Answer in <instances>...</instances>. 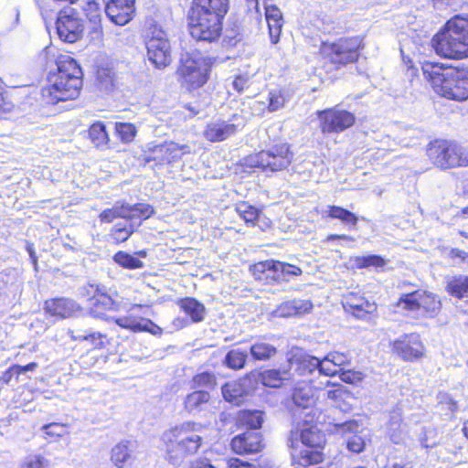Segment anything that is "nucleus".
<instances>
[{"label": "nucleus", "instance_id": "nucleus-41", "mask_svg": "<svg viewBox=\"0 0 468 468\" xmlns=\"http://www.w3.org/2000/svg\"><path fill=\"white\" fill-rule=\"evenodd\" d=\"M89 135L96 147L107 146L109 143V135L105 125L101 122H95L90 127Z\"/></svg>", "mask_w": 468, "mask_h": 468}, {"label": "nucleus", "instance_id": "nucleus-25", "mask_svg": "<svg viewBox=\"0 0 468 468\" xmlns=\"http://www.w3.org/2000/svg\"><path fill=\"white\" fill-rule=\"evenodd\" d=\"M236 132V124L225 121H216L207 125L204 136L210 142H221L234 135Z\"/></svg>", "mask_w": 468, "mask_h": 468}, {"label": "nucleus", "instance_id": "nucleus-23", "mask_svg": "<svg viewBox=\"0 0 468 468\" xmlns=\"http://www.w3.org/2000/svg\"><path fill=\"white\" fill-rule=\"evenodd\" d=\"M290 96L284 89H274L269 92L268 104L265 101H254L251 109L260 114L265 109L273 112L282 109Z\"/></svg>", "mask_w": 468, "mask_h": 468}, {"label": "nucleus", "instance_id": "nucleus-51", "mask_svg": "<svg viewBox=\"0 0 468 468\" xmlns=\"http://www.w3.org/2000/svg\"><path fill=\"white\" fill-rule=\"evenodd\" d=\"M133 232V228L131 224H117L111 232L112 239L117 242H123L127 240Z\"/></svg>", "mask_w": 468, "mask_h": 468}, {"label": "nucleus", "instance_id": "nucleus-43", "mask_svg": "<svg viewBox=\"0 0 468 468\" xmlns=\"http://www.w3.org/2000/svg\"><path fill=\"white\" fill-rule=\"evenodd\" d=\"M69 335L75 341H88L94 348H101L105 346L106 335L100 332H90L88 334H75L69 331Z\"/></svg>", "mask_w": 468, "mask_h": 468}, {"label": "nucleus", "instance_id": "nucleus-61", "mask_svg": "<svg viewBox=\"0 0 468 468\" xmlns=\"http://www.w3.org/2000/svg\"><path fill=\"white\" fill-rule=\"evenodd\" d=\"M229 468H258L254 463L242 461L239 458H231L228 461Z\"/></svg>", "mask_w": 468, "mask_h": 468}, {"label": "nucleus", "instance_id": "nucleus-54", "mask_svg": "<svg viewBox=\"0 0 468 468\" xmlns=\"http://www.w3.org/2000/svg\"><path fill=\"white\" fill-rule=\"evenodd\" d=\"M439 406L442 410H446L452 414L457 411V402L447 393H440L438 396Z\"/></svg>", "mask_w": 468, "mask_h": 468}, {"label": "nucleus", "instance_id": "nucleus-39", "mask_svg": "<svg viewBox=\"0 0 468 468\" xmlns=\"http://www.w3.org/2000/svg\"><path fill=\"white\" fill-rule=\"evenodd\" d=\"M289 378V372L276 369H268L261 374V383L266 387L279 388L282 381Z\"/></svg>", "mask_w": 468, "mask_h": 468}, {"label": "nucleus", "instance_id": "nucleus-13", "mask_svg": "<svg viewBox=\"0 0 468 468\" xmlns=\"http://www.w3.org/2000/svg\"><path fill=\"white\" fill-rule=\"evenodd\" d=\"M57 32L59 38L68 43L76 42L82 34V20L72 8L59 12L57 18Z\"/></svg>", "mask_w": 468, "mask_h": 468}, {"label": "nucleus", "instance_id": "nucleus-29", "mask_svg": "<svg viewBox=\"0 0 468 468\" xmlns=\"http://www.w3.org/2000/svg\"><path fill=\"white\" fill-rule=\"evenodd\" d=\"M178 305L191 318L193 323H199L205 319L206 308L202 303L195 298L181 299Z\"/></svg>", "mask_w": 468, "mask_h": 468}, {"label": "nucleus", "instance_id": "nucleus-47", "mask_svg": "<svg viewBox=\"0 0 468 468\" xmlns=\"http://www.w3.org/2000/svg\"><path fill=\"white\" fill-rule=\"evenodd\" d=\"M113 260L118 265L130 270L140 269L144 266L140 260L124 251H118L113 256Z\"/></svg>", "mask_w": 468, "mask_h": 468}, {"label": "nucleus", "instance_id": "nucleus-33", "mask_svg": "<svg viewBox=\"0 0 468 468\" xmlns=\"http://www.w3.org/2000/svg\"><path fill=\"white\" fill-rule=\"evenodd\" d=\"M90 302V314L96 317H101L105 311L114 309L113 300L105 293L94 295Z\"/></svg>", "mask_w": 468, "mask_h": 468}, {"label": "nucleus", "instance_id": "nucleus-42", "mask_svg": "<svg viewBox=\"0 0 468 468\" xmlns=\"http://www.w3.org/2000/svg\"><path fill=\"white\" fill-rule=\"evenodd\" d=\"M235 209L246 224L254 226L261 217V211L247 202H240L237 204Z\"/></svg>", "mask_w": 468, "mask_h": 468}, {"label": "nucleus", "instance_id": "nucleus-16", "mask_svg": "<svg viewBox=\"0 0 468 468\" xmlns=\"http://www.w3.org/2000/svg\"><path fill=\"white\" fill-rule=\"evenodd\" d=\"M393 350L404 360H413L423 356L424 346L418 335H405L394 341Z\"/></svg>", "mask_w": 468, "mask_h": 468}, {"label": "nucleus", "instance_id": "nucleus-21", "mask_svg": "<svg viewBox=\"0 0 468 468\" xmlns=\"http://www.w3.org/2000/svg\"><path fill=\"white\" fill-rule=\"evenodd\" d=\"M343 306L357 318H365L367 314H373L377 310L374 303L355 292H349L344 296Z\"/></svg>", "mask_w": 468, "mask_h": 468}, {"label": "nucleus", "instance_id": "nucleus-36", "mask_svg": "<svg viewBox=\"0 0 468 468\" xmlns=\"http://www.w3.org/2000/svg\"><path fill=\"white\" fill-rule=\"evenodd\" d=\"M250 355L255 360L264 361L273 357L277 349L272 345L263 341L258 340L250 346Z\"/></svg>", "mask_w": 468, "mask_h": 468}, {"label": "nucleus", "instance_id": "nucleus-30", "mask_svg": "<svg viewBox=\"0 0 468 468\" xmlns=\"http://www.w3.org/2000/svg\"><path fill=\"white\" fill-rule=\"evenodd\" d=\"M300 439L304 447L315 449H321L325 441L324 434L316 426L303 427Z\"/></svg>", "mask_w": 468, "mask_h": 468}, {"label": "nucleus", "instance_id": "nucleus-28", "mask_svg": "<svg viewBox=\"0 0 468 468\" xmlns=\"http://www.w3.org/2000/svg\"><path fill=\"white\" fill-rule=\"evenodd\" d=\"M210 400V395L204 390H196L187 394L184 399L185 410L192 415H196L204 410Z\"/></svg>", "mask_w": 468, "mask_h": 468}, {"label": "nucleus", "instance_id": "nucleus-64", "mask_svg": "<svg viewBox=\"0 0 468 468\" xmlns=\"http://www.w3.org/2000/svg\"><path fill=\"white\" fill-rule=\"evenodd\" d=\"M37 366V365L36 363H29V364H27V366H24V367L16 366V373L19 374V373H25V372H27V371H33V370H35Z\"/></svg>", "mask_w": 468, "mask_h": 468}, {"label": "nucleus", "instance_id": "nucleus-48", "mask_svg": "<svg viewBox=\"0 0 468 468\" xmlns=\"http://www.w3.org/2000/svg\"><path fill=\"white\" fill-rule=\"evenodd\" d=\"M124 211V203L117 202L112 208L104 209L100 214V219L101 222L111 223L118 218H126Z\"/></svg>", "mask_w": 468, "mask_h": 468}, {"label": "nucleus", "instance_id": "nucleus-44", "mask_svg": "<svg viewBox=\"0 0 468 468\" xmlns=\"http://www.w3.org/2000/svg\"><path fill=\"white\" fill-rule=\"evenodd\" d=\"M126 218H148L154 212L153 207L147 204H136L133 206L124 204Z\"/></svg>", "mask_w": 468, "mask_h": 468}, {"label": "nucleus", "instance_id": "nucleus-59", "mask_svg": "<svg viewBox=\"0 0 468 468\" xmlns=\"http://www.w3.org/2000/svg\"><path fill=\"white\" fill-rule=\"evenodd\" d=\"M273 315L278 317H288L292 316L294 314L293 308V301H288L280 304L275 311H273Z\"/></svg>", "mask_w": 468, "mask_h": 468}, {"label": "nucleus", "instance_id": "nucleus-27", "mask_svg": "<svg viewBox=\"0 0 468 468\" xmlns=\"http://www.w3.org/2000/svg\"><path fill=\"white\" fill-rule=\"evenodd\" d=\"M265 17L269 27L271 41L272 44H277L283 26L282 13L276 5H266Z\"/></svg>", "mask_w": 468, "mask_h": 468}, {"label": "nucleus", "instance_id": "nucleus-9", "mask_svg": "<svg viewBox=\"0 0 468 468\" xmlns=\"http://www.w3.org/2000/svg\"><path fill=\"white\" fill-rule=\"evenodd\" d=\"M427 154L435 165L443 169L468 165V155L465 151L448 141L441 140L430 144Z\"/></svg>", "mask_w": 468, "mask_h": 468}, {"label": "nucleus", "instance_id": "nucleus-46", "mask_svg": "<svg viewBox=\"0 0 468 468\" xmlns=\"http://www.w3.org/2000/svg\"><path fill=\"white\" fill-rule=\"evenodd\" d=\"M354 264L357 268H375L376 270L383 269L386 261L378 255L357 256L354 258Z\"/></svg>", "mask_w": 468, "mask_h": 468}, {"label": "nucleus", "instance_id": "nucleus-63", "mask_svg": "<svg viewBox=\"0 0 468 468\" xmlns=\"http://www.w3.org/2000/svg\"><path fill=\"white\" fill-rule=\"evenodd\" d=\"M433 434H435V431L433 430H429V431H425L424 437H422L420 439L421 445L424 448H432V447H434L436 445V441H429L428 435H433Z\"/></svg>", "mask_w": 468, "mask_h": 468}, {"label": "nucleus", "instance_id": "nucleus-22", "mask_svg": "<svg viewBox=\"0 0 468 468\" xmlns=\"http://www.w3.org/2000/svg\"><path fill=\"white\" fill-rule=\"evenodd\" d=\"M80 305L71 299L58 298L45 302V310L52 316L69 318L80 311Z\"/></svg>", "mask_w": 468, "mask_h": 468}, {"label": "nucleus", "instance_id": "nucleus-38", "mask_svg": "<svg viewBox=\"0 0 468 468\" xmlns=\"http://www.w3.org/2000/svg\"><path fill=\"white\" fill-rule=\"evenodd\" d=\"M328 217L341 220L345 225L350 228H356L358 218L351 211L337 206H329L325 211Z\"/></svg>", "mask_w": 468, "mask_h": 468}, {"label": "nucleus", "instance_id": "nucleus-34", "mask_svg": "<svg viewBox=\"0 0 468 468\" xmlns=\"http://www.w3.org/2000/svg\"><path fill=\"white\" fill-rule=\"evenodd\" d=\"M446 291L459 299L468 295V276L459 274L449 278Z\"/></svg>", "mask_w": 468, "mask_h": 468}, {"label": "nucleus", "instance_id": "nucleus-1", "mask_svg": "<svg viewBox=\"0 0 468 468\" xmlns=\"http://www.w3.org/2000/svg\"><path fill=\"white\" fill-rule=\"evenodd\" d=\"M58 71L48 77L47 86L41 90L42 100L46 104L74 100L82 86V71L76 60L69 55H60L57 58Z\"/></svg>", "mask_w": 468, "mask_h": 468}, {"label": "nucleus", "instance_id": "nucleus-11", "mask_svg": "<svg viewBox=\"0 0 468 468\" xmlns=\"http://www.w3.org/2000/svg\"><path fill=\"white\" fill-rule=\"evenodd\" d=\"M362 48V39L358 37L341 38L335 43L324 45L323 53L332 63L346 65L358 58V51Z\"/></svg>", "mask_w": 468, "mask_h": 468}, {"label": "nucleus", "instance_id": "nucleus-57", "mask_svg": "<svg viewBox=\"0 0 468 468\" xmlns=\"http://www.w3.org/2000/svg\"><path fill=\"white\" fill-rule=\"evenodd\" d=\"M328 356L339 372L350 364V358L344 353L331 352L328 354Z\"/></svg>", "mask_w": 468, "mask_h": 468}, {"label": "nucleus", "instance_id": "nucleus-18", "mask_svg": "<svg viewBox=\"0 0 468 468\" xmlns=\"http://www.w3.org/2000/svg\"><path fill=\"white\" fill-rule=\"evenodd\" d=\"M324 396L332 401L335 407L342 411H349L352 409L353 394L342 384L327 381Z\"/></svg>", "mask_w": 468, "mask_h": 468}, {"label": "nucleus", "instance_id": "nucleus-56", "mask_svg": "<svg viewBox=\"0 0 468 468\" xmlns=\"http://www.w3.org/2000/svg\"><path fill=\"white\" fill-rule=\"evenodd\" d=\"M318 371L320 374L324 376H335L339 373L333 362L331 361L328 355L319 361Z\"/></svg>", "mask_w": 468, "mask_h": 468}, {"label": "nucleus", "instance_id": "nucleus-17", "mask_svg": "<svg viewBox=\"0 0 468 468\" xmlns=\"http://www.w3.org/2000/svg\"><path fill=\"white\" fill-rule=\"evenodd\" d=\"M151 151L154 160L160 164H170L180 159L185 154H190L191 148L188 144L165 142V144L154 145Z\"/></svg>", "mask_w": 468, "mask_h": 468}, {"label": "nucleus", "instance_id": "nucleus-4", "mask_svg": "<svg viewBox=\"0 0 468 468\" xmlns=\"http://www.w3.org/2000/svg\"><path fill=\"white\" fill-rule=\"evenodd\" d=\"M422 70L436 93L451 100L468 99V72L465 70L431 63L425 64Z\"/></svg>", "mask_w": 468, "mask_h": 468}, {"label": "nucleus", "instance_id": "nucleus-26", "mask_svg": "<svg viewBox=\"0 0 468 468\" xmlns=\"http://www.w3.org/2000/svg\"><path fill=\"white\" fill-rule=\"evenodd\" d=\"M253 268L255 271H273L278 275H282L283 280H286L289 276H299L302 274V270L299 267L278 261L259 262Z\"/></svg>", "mask_w": 468, "mask_h": 468}, {"label": "nucleus", "instance_id": "nucleus-14", "mask_svg": "<svg viewBox=\"0 0 468 468\" xmlns=\"http://www.w3.org/2000/svg\"><path fill=\"white\" fill-rule=\"evenodd\" d=\"M336 431L346 439L347 449L355 453L364 451L366 446V434L357 420H352L335 425Z\"/></svg>", "mask_w": 468, "mask_h": 468}, {"label": "nucleus", "instance_id": "nucleus-2", "mask_svg": "<svg viewBox=\"0 0 468 468\" xmlns=\"http://www.w3.org/2000/svg\"><path fill=\"white\" fill-rule=\"evenodd\" d=\"M205 434V426L196 421H185L165 431L162 441L166 461L174 466H178L187 457L197 453L203 444Z\"/></svg>", "mask_w": 468, "mask_h": 468}, {"label": "nucleus", "instance_id": "nucleus-58", "mask_svg": "<svg viewBox=\"0 0 468 468\" xmlns=\"http://www.w3.org/2000/svg\"><path fill=\"white\" fill-rule=\"evenodd\" d=\"M340 378L343 382L349 383V384H357L362 381L364 376L360 371H355V370H341L340 372Z\"/></svg>", "mask_w": 468, "mask_h": 468}, {"label": "nucleus", "instance_id": "nucleus-35", "mask_svg": "<svg viewBox=\"0 0 468 468\" xmlns=\"http://www.w3.org/2000/svg\"><path fill=\"white\" fill-rule=\"evenodd\" d=\"M388 434L389 439L396 444L402 442L405 439V429L399 412H394L388 424Z\"/></svg>", "mask_w": 468, "mask_h": 468}, {"label": "nucleus", "instance_id": "nucleus-62", "mask_svg": "<svg viewBox=\"0 0 468 468\" xmlns=\"http://www.w3.org/2000/svg\"><path fill=\"white\" fill-rule=\"evenodd\" d=\"M232 87L238 92H242L248 87V79L238 76L232 81Z\"/></svg>", "mask_w": 468, "mask_h": 468}, {"label": "nucleus", "instance_id": "nucleus-37", "mask_svg": "<svg viewBox=\"0 0 468 468\" xmlns=\"http://www.w3.org/2000/svg\"><path fill=\"white\" fill-rule=\"evenodd\" d=\"M292 356L288 358L290 363H292L293 359L297 357V361L303 367V370L308 373H312L319 368V361L315 356H312L303 353L302 349L295 348L292 350Z\"/></svg>", "mask_w": 468, "mask_h": 468}, {"label": "nucleus", "instance_id": "nucleus-7", "mask_svg": "<svg viewBox=\"0 0 468 468\" xmlns=\"http://www.w3.org/2000/svg\"><path fill=\"white\" fill-rule=\"evenodd\" d=\"M209 59L199 53H186L177 69L179 80L187 89H197L208 80Z\"/></svg>", "mask_w": 468, "mask_h": 468}, {"label": "nucleus", "instance_id": "nucleus-31", "mask_svg": "<svg viewBox=\"0 0 468 468\" xmlns=\"http://www.w3.org/2000/svg\"><path fill=\"white\" fill-rule=\"evenodd\" d=\"M292 460L302 466H309L319 463L323 461V453L319 449L304 447L292 452Z\"/></svg>", "mask_w": 468, "mask_h": 468}, {"label": "nucleus", "instance_id": "nucleus-10", "mask_svg": "<svg viewBox=\"0 0 468 468\" xmlns=\"http://www.w3.org/2000/svg\"><path fill=\"white\" fill-rule=\"evenodd\" d=\"M147 56L156 68H165L171 62V47L166 33L154 26L146 40Z\"/></svg>", "mask_w": 468, "mask_h": 468}, {"label": "nucleus", "instance_id": "nucleus-55", "mask_svg": "<svg viewBox=\"0 0 468 468\" xmlns=\"http://www.w3.org/2000/svg\"><path fill=\"white\" fill-rule=\"evenodd\" d=\"M42 430L46 435L55 438L62 437L68 433L66 425L56 422L44 425Z\"/></svg>", "mask_w": 468, "mask_h": 468}, {"label": "nucleus", "instance_id": "nucleus-45", "mask_svg": "<svg viewBox=\"0 0 468 468\" xmlns=\"http://www.w3.org/2000/svg\"><path fill=\"white\" fill-rule=\"evenodd\" d=\"M262 420V412L260 410H244L239 414V422L252 430L261 428Z\"/></svg>", "mask_w": 468, "mask_h": 468}, {"label": "nucleus", "instance_id": "nucleus-32", "mask_svg": "<svg viewBox=\"0 0 468 468\" xmlns=\"http://www.w3.org/2000/svg\"><path fill=\"white\" fill-rule=\"evenodd\" d=\"M132 454L133 449L131 448V442L122 441L112 449L111 459L115 466L124 468L126 463L131 460Z\"/></svg>", "mask_w": 468, "mask_h": 468}, {"label": "nucleus", "instance_id": "nucleus-24", "mask_svg": "<svg viewBox=\"0 0 468 468\" xmlns=\"http://www.w3.org/2000/svg\"><path fill=\"white\" fill-rule=\"evenodd\" d=\"M249 382L243 378L226 383L221 388L224 399L233 405H240L249 393Z\"/></svg>", "mask_w": 468, "mask_h": 468}, {"label": "nucleus", "instance_id": "nucleus-20", "mask_svg": "<svg viewBox=\"0 0 468 468\" xmlns=\"http://www.w3.org/2000/svg\"><path fill=\"white\" fill-rule=\"evenodd\" d=\"M115 323L122 328L131 330L133 332H149L152 335H160L162 329L154 324L150 319L139 317L133 314L122 316L115 319Z\"/></svg>", "mask_w": 468, "mask_h": 468}, {"label": "nucleus", "instance_id": "nucleus-60", "mask_svg": "<svg viewBox=\"0 0 468 468\" xmlns=\"http://www.w3.org/2000/svg\"><path fill=\"white\" fill-rule=\"evenodd\" d=\"M292 301L295 315L310 313L313 309V303L309 300L294 299Z\"/></svg>", "mask_w": 468, "mask_h": 468}, {"label": "nucleus", "instance_id": "nucleus-5", "mask_svg": "<svg viewBox=\"0 0 468 468\" xmlns=\"http://www.w3.org/2000/svg\"><path fill=\"white\" fill-rule=\"evenodd\" d=\"M435 52L447 58L468 57V16H455L432 38Z\"/></svg>", "mask_w": 468, "mask_h": 468}, {"label": "nucleus", "instance_id": "nucleus-50", "mask_svg": "<svg viewBox=\"0 0 468 468\" xmlns=\"http://www.w3.org/2000/svg\"><path fill=\"white\" fill-rule=\"evenodd\" d=\"M246 358V353L239 350H231L227 354L225 363L232 369H240L244 367Z\"/></svg>", "mask_w": 468, "mask_h": 468}, {"label": "nucleus", "instance_id": "nucleus-40", "mask_svg": "<svg viewBox=\"0 0 468 468\" xmlns=\"http://www.w3.org/2000/svg\"><path fill=\"white\" fill-rule=\"evenodd\" d=\"M294 404L303 409H307L314 404V395L310 387L307 385L300 386L294 388L292 393Z\"/></svg>", "mask_w": 468, "mask_h": 468}, {"label": "nucleus", "instance_id": "nucleus-3", "mask_svg": "<svg viewBox=\"0 0 468 468\" xmlns=\"http://www.w3.org/2000/svg\"><path fill=\"white\" fill-rule=\"evenodd\" d=\"M228 10L229 0H193L188 22L191 36L199 41L218 40Z\"/></svg>", "mask_w": 468, "mask_h": 468}, {"label": "nucleus", "instance_id": "nucleus-49", "mask_svg": "<svg viewBox=\"0 0 468 468\" xmlns=\"http://www.w3.org/2000/svg\"><path fill=\"white\" fill-rule=\"evenodd\" d=\"M115 132L122 143H131L137 133L136 127L128 122H116Z\"/></svg>", "mask_w": 468, "mask_h": 468}, {"label": "nucleus", "instance_id": "nucleus-15", "mask_svg": "<svg viewBox=\"0 0 468 468\" xmlns=\"http://www.w3.org/2000/svg\"><path fill=\"white\" fill-rule=\"evenodd\" d=\"M105 13L110 20L118 26L129 23L135 11V0H103Z\"/></svg>", "mask_w": 468, "mask_h": 468}, {"label": "nucleus", "instance_id": "nucleus-52", "mask_svg": "<svg viewBox=\"0 0 468 468\" xmlns=\"http://www.w3.org/2000/svg\"><path fill=\"white\" fill-rule=\"evenodd\" d=\"M216 377L208 372L197 374L193 378V385L195 388H212L216 386Z\"/></svg>", "mask_w": 468, "mask_h": 468}, {"label": "nucleus", "instance_id": "nucleus-8", "mask_svg": "<svg viewBox=\"0 0 468 468\" xmlns=\"http://www.w3.org/2000/svg\"><path fill=\"white\" fill-rule=\"evenodd\" d=\"M293 159V153L287 144L274 145L267 151L250 154L245 159V165L263 170L281 171L286 169Z\"/></svg>", "mask_w": 468, "mask_h": 468}, {"label": "nucleus", "instance_id": "nucleus-12", "mask_svg": "<svg viewBox=\"0 0 468 468\" xmlns=\"http://www.w3.org/2000/svg\"><path fill=\"white\" fill-rule=\"evenodd\" d=\"M317 114L324 133H342L350 128L356 121L352 112L337 108L319 111Z\"/></svg>", "mask_w": 468, "mask_h": 468}, {"label": "nucleus", "instance_id": "nucleus-6", "mask_svg": "<svg viewBox=\"0 0 468 468\" xmlns=\"http://www.w3.org/2000/svg\"><path fill=\"white\" fill-rule=\"evenodd\" d=\"M396 306L416 317H435L441 308V303L436 294L426 290H417L400 296Z\"/></svg>", "mask_w": 468, "mask_h": 468}, {"label": "nucleus", "instance_id": "nucleus-53", "mask_svg": "<svg viewBox=\"0 0 468 468\" xmlns=\"http://www.w3.org/2000/svg\"><path fill=\"white\" fill-rule=\"evenodd\" d=\"M48 461L39 454L29 455L24 459L19 468H48Z\"/></svg>", "mask_w": 468, "mask_h": 468}, {"label": "nucleus", "instance_id": "nucleus-19", "mask_svg": "<svg viewBox=\"0 0 468 468\" xmlns=\"http://www.w3.org/2000/svg\"><path fill=\"white\" fill-rule=\"evenodd\" d=\"M262 448L261 436L255 431L237 435L231 441V449L238 454L258 452Z\"/></svg>", "mask_w": 468, "mask_h": 468}]
</instances>
